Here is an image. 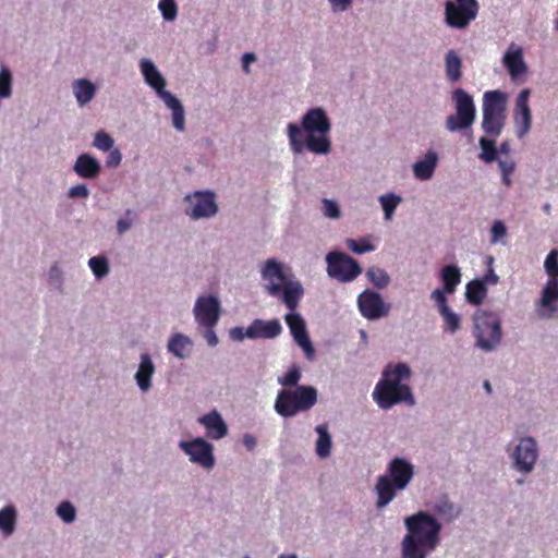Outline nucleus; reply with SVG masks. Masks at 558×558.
<instances>
[{
  "label": "nucleus",
  "instance_id": "1",
  "mask_svg": "<svg viewBox=\"0 0 558 558\" xmlns=\"http://www.w3.org/2000/svg\"><path fill=\"white\" fill-rule=\"evenodd\" d=\"M262 277L267 281L265 289L271 296L279 298L291 311L284 316V320L294 338V341L304 350L307 359L314 356V348L308 337L305 320L300 314L294 313L304 294V289L300 281L291 280L283 267L276 259L266 260Z\"/></svg>",
  "mask_w": 558,
  "mask_h": 558
},
{
  "label": "nucleus",
  "instance_id": "2",
  "mask_svg": "<svg viewBox=\"0 0 558 558\" xmlns=\"http://www.w3.org/2000/svg\"><path fill=\"white\" fill-rule=\"evenodd\" d=\"M331 123L326 111L320 108H312L303 116L301 125L288 124V137L291 150L301 154L304 148L316 155H327L331 149V142L327 134Z\"/></svg>",
  "mask_w": 558,
  "mask_h": 558
},
{
  "label": "nucleus",
  "instance_id": "3",
  "mask_svg": "<svg viewBox=\"0 0 558 558\" xmlns=\"http://www.w3.org/2000/svg\"><path fill=\"white\" fill-rule=\"evenodd\" d=\"M408 534L402 539V558H426L438 546L441 524L429 513L418 511L404 520Z\"/></svg>",
  "mask_w": 558,
  "mask_h": 558
},
{
  "label": "nucleus",
  "instance_id": "4",
  "mask_svg": "<svg viewBox=\"0 0 558 558\" xmlns=\"http://www.w3.org/2000/svg\"><path fill=\"white\" fill-rule=\"evenodd\" d=\"M411 368L405 363L388 364L383 371L381 379L376 384L373 399L380 409L388 410L393 405L405 402L414 404V397L409 385Z\"/></svg>",
  "mask_w": 558,
  "mask_h": 558
},
{
  "label": "nucleus",
  "instance_id": "5",
  "mask_svg": "<svg viewBox=\"0 0 558 558\" xmlns=\"http://www.w3.org/2000/svg\"><path fill=\"white\" fill-rule=\"evenodd\" d=\"M388 474L380 475L375 485L376 507L385 508L395 497L397 490H403L414 475L413 465L403 458H395L388 465Z\"/></svg>",
  "mask_w": 558,
  "mask_h": 558
},
{
  "label": "nucleus",
  "instance_id": "6",
  "mask_svg": "<svg viewBox=\"0 0 558 558\" xmlns=\"http://www.w3.org/2000/svg\"><path fill=\"white\" fill-rule=\"evenodd\" d=\"M317 402V390L313 386H296L295 389H282L275 401L276 412L283 417L295 416L311 410Z\"/></svg>",
  "mask_w": 558,
  "mask_h": 558
},
{
  "label": "nucleus",
  "instance_id": "7",
  "mask_svg": "<svg viewBox=\"0 0 558 558\" xmlns=\"http://www.w3.org/2000/svg\"><path fill=\"white\" fill-rule=\"evenodd\" d=\"M473 336L476 345L484 351H492L501 342V319L495 312L478 310L473 315Z\"/></svg>",
  "mask_w": 558,
  "mask_h": 558
},
{
  "label": "nucleus",
  "instance_id": "8",
  "mask_svg": "<svg viewBox=\"0 0 558 558\" xmlns=\"http://www.w3.org/2000/svg\"><path fill=\"white\" fill-rule=\"evenodd\" d=\"M507 95L501 90H488L483 96V131L498 137L506 124Z\"/></svg>",
  "mask_w": 558,
  "mask_h": 558
},
{
  "label": "nucleus",
  "instance_id": "9",
  "mask_svg": "<svg viewBox=\"0 0 558 558\" xmlns=\"http://www.w3.org/2000/svg\"><path fill=\"white\" fill-rule=\"evenodd\" d=\"M452 100L456 106V114L447 117L446 129L449 132H458L471 128L476 118L473 97L463 88H457L452 92Z\"/></svg>",
  "mask_w": 558,
  "mask_h": 558
},
{
  "label": "nucleus",
  "instance_id": "10",
  "mask_svg": "<svg viewBox=\"0 0 558 558\" xmlns=\"http://www.w3.org/2000/svg\"><path fill=\"white\" fill-rule=\"evenodd\" d=\"M478 13L476 0H448L445 4L446 24L453 28L463 29L475 20Z\"/></svg>",
  "mask_w": 558,
  "mask_h": 558
},
{
  "label": "nucleus",
  "instance_id": "11",
  "mask_svg": "<svg viewBox=\"0 0 558 558\" xmlns=\"http://www.w3.org/2000/svg\"><path fill=\"white\" fill-rule=\"evenodd\" d=\"M327 272L340 282L353 281L362 274L359 263L342 252H330L326 256Z\"/></svg>",
  "mask_w": 558,
  "mask_h": 558
},
{
  "label": "nucleus",
  "instance_id": "12",
  "mask_svg": "<svg viewBox=\"0 0 558 558\" xmlns=\"http://www.w3.org/2000/svg\"><path fill=\"white\" fill-rule=\"evenodd\" d=\"M186 215L192 219L209 218L217 214L218 206L215 201V193L210 191H197L186 195Z\"/></svg>",
  "mask_w": 558,
  "mask_h": 558
},
{
  "label": "nucleus",
  "instance_id": "13",
  "mask_svg": "<svg viewBox=\"0 0 558 558\" xmlns=\"http://www.w3.org/2000/svg\"><path fill=\"white\" fill-rule=\"evenodd\" d=\"M179 447L190 457L192 462L198 463L205 469L214 466V447L204 438L198 437L190 441H181Z\"/></svg>",
  "mask_w": 558,
  "mask_h": 558
},
{
  "label": "nucleus",
  "instance_id": "14",
  "mask_svg": "<svg viewBox=\"0 0 558 558\" xmlns=\"http://www.w3.org/2000/svg\"><path fill=\"white\" fill-rule=\"evenodd\" d=\"M359 310L363 317L375 320L389 314L390 305L375 291L365 290L357 298Z\"/></svg>",
  "mask_w": 558,
  "mask_h": 558
},
{
  "label": "nucleus",
  "instance_id": "15",
  "mask_svg": "<svg viewBox=\"0 0 558 558\" xmlns=\"http://www.w3.org/2000/svg\"><path fill=\"white\" fill-rule=\"evenodd\" d=\"M195 319L201 326L215 327L220 315V303L215 296H199L194 306Z\"/></svg>",
  "mask_w": 558,
  "mask_h": 558
},
{
  "label": "nucleus",
  "instance_id": "16",
  "mask_svg": "<svg viewBox=\"0 0 558 558\" xmlns=\"http://www.w3.org/2000/svg\"><path fill=\"white\" fill-rule=\"evenodd\" d=\"M531 92L524 88L520 92L515 100L514 107V124L518 137H524L532 126V112L529 106Z\"/></svg>",
  "mask_w": 558,
  "mask_h": 558
},
{
  "label": "nucleus",
  "instance_id": "17",
  "mask_svg": "<svg viewBox=\"0 0 558 558\" xmlns=\"http://www.w3.org/2000/svg\"><path fill=\"white\" fill-rule=\"evenodd\" d=\"M514 466L517 470L529 473L533 470L537 459L536 441L531 438H522L513 452Z\"/></svg>",
  "mask_w": 558,
  "mask_h": 558
},
{
  "label": "nucleus",
  "instance_id": "18",
  "mask_svg": "<svg viewBox=\"0 0 558 558\" xmlns=\"http://www.w3.org/2000/svg\"><path fill=\"white\" fill-rule=\"evenodd\" d=\"M281 332L282 327L278 319L264 320L257 318L245 330L248 339H274Z\"/></svg>",
  "mask_w": 558,
  "mask_h": 558
},
{
  "label": "nucleus",
  "instance_id": "19",
  "mask_svg": "<svg viewBox=\"0 0 558 558\" xmlns=\"http://www.w3.org/2000/svg\"><path fill=\"white\" fill-rule=\"evenodd\" d=\"M141 71L145 82L156 90L160 98L165 97V94H170V92L165 89L166 81L163 76L150 60L143 59L141 61Z\"/></svg>",
  "mask_w": 558,
  "mask_h": 558
},
{
  "label": "nucleus",
  "instance_id": "20",
  "mask_svg": "<svg viewBox=\"0 0 558 558\" xmlns=\"http://www.w3.org/2000/svg\"><path fill=\"white\" fill-rule=\"evenodd\" d=\"M198 422L206 428L207 435L211 439H221L228 433L226 423L223 422L221 415L215 410L201 416Z\"/></svg>",
  "mask_w": 558,
  "mask_h": 558
},
{
  "label": "nucleus",
  "instance_id": "21",
  "mask_svg": "<svg viewBox=\"0 0 558 558\" xmlns=\"http://www.w3.org/2000/svg\"><path fill=\"white\" fill-rule=\"evenodd\" d=\"M73 170L81 178L95 179L99 175L101 166L92 155L82 154L77 157Z\"/></svg>",
  "mask_w": 558,
  "mask_h": 558
},
{
  "label": "nucleus",
  "instance_id": "22",
  "mask_svg": "<svg viewBox=\"0 0 558 558\" xmlns=\"http://www.w3.org/2000/svg\"><path fill=\"white\" fill-rule=\"evenodd\" d=\"M504 63L512 80H517L524 75L527 66L523 60V53L520 48L514 51H508L504 57Z\"/></svg>",
  "mask_w": 558,
  "mask_h": 558
},
{
  "label": "nucleus",
  "instance_id": "23",
  "mask_svg": "<svg viewBox=\"0 0 558 558\" xmlns=\"http://www.w3.org/2000/svg\"><path fill=\"white\" fill-rule=\"evenodd\" d=\"M155 372V366L148 353L141 355V363L138 371L135 374L136 383L142 391H147L151 386V376Z\"/></svg>",
  "mask_w": 558,
  "mask_h": 558
},
{
  "label": "nucleus",
  "instance_id": "24",
  "mask_svg": "<svg viewBox=\"0 0 558 558\" xmlns=\"http://www.w3.org/2000/svg\"><path fill=\"white\" fill-rule=\"evenodd\" d=\"M438 156L435 151H428L423 160L416 161L413 166L415 178L428 180L433 177L437 166Z\"/></svg>",
  "mask_w": 558,
  "mask_h": 558
},
{
  "label": "nucleus",
  "instance_id": "25",
  "mask_svg": "<svg viewBox=\"0 0 558 558\" xmlns=\"http://www.w3.org/2000/svg\"><path fill=\"white\" fill-rule=\"evenodd\" d=\"M166 106L172 111V123L178 131H183L185 128L184 109L180 100L170 94H165L161 98Z\"/></svg>",
  "mask_w": 558,
  "mask_h": 558
},
{
  "label": "nucleus",
  "instance_id": "26",
  "mask_svg": "<svg viewBox=\"0 0 558 558\" xmlns=\"http://www.w3.org/2000/svg\"><path fill=\"white\" fill-rule=\"evenodd\" d=\"M440 279L444 283L442 289H445L448 294H452L461 282V272L459 267L456 265L445 266L440 271Z\"/></svg>",
  "mask_w": 558,
  "mask_h": 558
},
{
  "label": "nucleus",
  "instance_id": "27",
  "mask_svg": "<svg viewBox=\"0 0 558 558\" xmlns=\"http://www.w3.org/2000/svg\"><path fill=\"white\" fill-rule=\"evenodd\" d=\"M315 430L318 435L315 446L316 454L319 458H327L330 456L332 445L328 425L326 423L319 424L316 426Z\"/></svg>",
  "mask_w": 558,
  "mask_h": 558
},
{
  "label": "nucleus",
  "instance_id": "28",
  "mask_svg": "<svg viewBox=\"0 0 558 558\" xmlns=\"http://www.w3.org/2000/svg\"><path fill=\"white\" fill-rule=\"evenodd\" d=\"M487 295L485 282L474 279L468 282L465 287L466 301L472 305H481Z\"/></svg>",
  "mask_w": 558,
  "mask_h": 558
},
{
  "label": "nucleus",
  "instance_id": "29",
  "mask_svg": "<svg viewBox=\"0 0 558 558\" xmlns=\"http://www.w3.org/2000/svg\"><path fill=\"white\" fill-rule=\"evenodd\" d=\"M74 95L80 105L89 102L95 96V86L88 80L81 78L73 84Z\"/></svg>",
  "mask_w": 558,
  "mask_h": 558
},
{
  "label": "nucleus",
  "instance_id": "30",
  "mask_svg": "<svg viewBox=\"0 0 558 558\" xmlns=\"http://www.w3.org/2000/svg\"><path fill=\"white\" fill-rule=\"evenodd\" d=\"M446 75L451 82H457L461 78L462 61L456 51L450 50L446 54Z\"/></svg>",
  "mask_w": 558,
  "mask_h": 558
},
{
  "label": "nucleus",
  "instance_id": "31",
  "mask_svg": "<svg viewBox=\"0 0 558 558\" xmlns=\"http://www.w3.org/2000/svg\"><path fill=\"white\" fill-rule=\"evenodd\" d=\"M191 345V340L189 337L182 335V333H175L173 335L169 342H168V350L171 352L174 356L184 359L187 354L185 351Z\"/></svg>",
  "mask_w": 558,
  "mask_h": 558
},
{
  "label": "nucleus",
  "instance_id": "32",
  "mask_svg": "<svg viewBox=\"0 0 558 558\" xmlns=\"http://www.w3.org/2000/svg\"><path fill=\"white\" fill-rule=\"evenodd\" d=\"M439 314L444 320L442 329L445 332L454 333L460 329L461 317L450 307L441 311Z\"/></svg>",
  "mask_w": 558,
  "mask_h": 558
},
{
  "label": "nucleus",
  "instance_id": "33",
  "mask_svg": "<svg viewBox=\"0 0 558 558\" xmlns=\"http://www.w3.org/2000/svg\"><path fill=\"white\" fill-rule=\"evenodd\" d=\"M497 137L490 136L488 137H481L480 138V146L482 149V153L480 154V158L485 162H493L497 159V149L495 146V140Z\"/></svg>",
  "mask_w": 558,
  "mask_h": 558
},
{
  "label": "nucleus",
  "instance_id": "34",
  "mask_svg": "<svg viewBox=\"0 0 558 558\" xmlns=\"http://www.w3.org/2000/svg\"><path fill=\"white\" fill-rule=\"evenodd\" d=\"M16 511L13 507H4L0 510V530L5 534H11L14 530Z\"/></svg>",
  "mask_w": 558,
  "mask_h": 558
},
{
  "label": "nucleus",
  "instance_id": "35",
  "mask_svg": "<svg viewBox=\"0 0 558 558\" xmlns=\"http://www.w3.org/2000/svg\"><path fill=\"white\" fill-rule=\"evenodd\" d=\"M379 203L383 207L385 219L390 220L392 218V215L398 207V205L401 203V197L399 195H396L393 193L385 194L379 197Z\"/></svg>",
  "mask_w": 558,
  "mask_h": 558
},
{
  "label": "nucleus",
  "instance_id": "36",
  "mask_svg": "<svg viewBox=\"0 0 558 558\" xmlns=\"http://www.w3.org/2000/svg\"><path fill=\"white\" fill-rule=\"evenodd\" d=\"M435 512L437 515L446 519L449 522L457 518L459 514V511L456 510L453 504L447 499L440 500L436 504Z\"/></svg>",
  "mask_w": 558,
  "mask_h": 558
},
{
  "label": "nucleus",
  "instance_id": "37",
  "mask_svg": "<svg viewBox=\"0 0 558 558\" xmlns=\"http://www.w3.org/2000/svg\"><path fill=\"white\" fill-rule=\"evenodd\" d=\"M369 281L377 288L383 289L389 283L388 274L378 267H372L367 270Z\"/></svg>",
  "mask_w": 558,
  "mask_h": 558
},
{
  "label": "nucleus",
  "instance_id": "38",
  "mask_svg": "<svg viewBox=\"0 0 558 558\" xmlns=\"http://www.w3.org/2000/svg\"><path fill=\"white\" fill-rule=\"evenodd\" d=\"M88 265L97 278H102L109 272L108 260L104 256L92 257Z\"/></svg>",
  "mask_w": 558,
  "mask_h": 558
},
{
  "label": "nucleus",
  "instance_id": "39",
  "mask_svg": "<svg viewBox=\"0 0 558 558\" xmlns=\"http://www.w3.org/2000/svg\"><path fill=\"white\" fill-rule=\"evenodd\" d=\"M544 267L548 275V279L558 280V250L550 251L545 259Z\"/></svg>",
  "mask_w": 558,
  "mask_h": 558
},
{
  "label": "nucleus",
  "instance_id": "40",
  "mask_svg": "<svg viewBox=\"0 0 558 558\" xmlns=\"http://www.w3.org/2000/svg\"><path fill=\"white\" fill-rule=\"evenodd\" d=\"M300 378V369L296 366H293L283 376L278 378V383L283 387H296Z\"/></svg>",
  "mask_w": 558,
  "mask_h": 558
},
{
  "label": "nucleus",
  "instance_id": "41",
  "mask_svg": "<svg viewBox=\"0 0 558 558\" xmlns=\"http://www.w3.org/2000/svg\"><path fill=\"white\" fill-rule=\"evenodd\" d=\"M12 94V75L8 69L0 71V96L9 98Z\"/></svg>",
  "mask_w": 558,
  "mask_h": 558
},
{
  "label": "nucleus",
  "instance_id": "42",
  "mask_svg": "<svg viewBox=\"0 0 558 558\" xmlns=\"http://www.w3.org/2000/svg\"><path fill=\"white\" fill-rule=\"evenodd\" d=\"M347 245L352 252L357 254H363L375 250V246L371 244V242L366 239H362L359 241L354 239H348Z\"/></svg>",
  "mask_w": 558,
  "mask_h": 558
},
{
  "label": "nucleus",
  "instance_id": "43",
  "mask_svg": "<svg viewBox=\"0 0 558 558\" xmlns=\"http://www.w3.org/2000/svg\"><path fill=\"white\" fill-rule=\"evenodd\" d=\"M113 143V138L104 131H99L95 135L94 146L102 151L111 150Z\"/></svg>",
  "mask_w": 558,
  "mask_h": 558
},
{
  "label": "nucleus",
  "instance_id": "44",
  "mask_svg": "<svg viewBox=\"0 0 558 558\" xmlns=\"http://www.w3.org/2000/svg\"><path fill=\"white\" fill-rule=\"evenodd\" d=\"M162 16L167 21H173L178 13V8L174 0H160L158 4Z\"/></svg>",
  "mask_w": 558,
  "mask_h": 558
},
{
  "label": "nucleus",
  "instance_id": "45",
  "mask_svg": "<svg viewBox=\"0 0 558 558\" xmlns=\"http://www.w3.org/2000/svg\"><path fill=\"white\" fill-rule=\"evenodd\" d=\"M57 513L65 523H71L75 519V508L69 501L61 502L57 508Z\"/></svg>",
  "mask_w": 558,
  "mask_h": 558
},
{
  "label": "nucleus",
  "instance_id": "46",
  "mask_svg": "<svg viewBox=\"0 0 558 558\" xmlns=\"http://www.w3.org/2000/svg\"><path fill=\"white\" fill-rule=\"evenodd\" d=\"M135 216L136 215L131 209L125 211L124 217L119 219L117 222V230L119 234H123L132 227Z\"/></svg>",
  "mask_w": 558,
  "mask_h": 558
},
{
  "label": "nucleus",
  "instance_id": "47",
  "mask_svg": "<svg viewBox=\"0 0 558 558\" xmlns=\"http://www.w3.org/2000/svg\"><path fill=\"white\" fill-rule=\"evenodd\" d=\"M446 293L447 291H445V289H436L430 294V298L435 301L439 313L449 307Z\"/></svg>",
  "mask_w": 558,
  "mask_h": 558
},
{
  "label": "nucleus",
  "instance_id": "48",
  "mask_svg": "<svg viewBox=\"0 0 558 558\" xmlns=\"http://www.w3.org/2000/svg\"><path fill=\"white\" fill-rule=\"evenodd\" d=\"M323 211L324 215L328 218H339L340 209L338 204L335 201L325 198L323 201Z\"/></svg>",
  "mask_w": 558,
  "mask_h": 558
},
{
  "label": "nucleus",
  "instance_id": "49",
  "mask_svg": "<svg viewBox=\"0 0 558 558\" xmlns=\"http://www.w3.org/2000/svg\"><path fill=\"white\" fill-rule=\"evenodd\" d=\"M490 232H492L490 241H492V243H496L506 235L507 228L502 221L496 220L493 223Z\"/></svg>",
  "mask_w": 558,
  "mask_h": 558
},
{
  "label": "nucleus",
  "instance_id": "50",
  "mask_svg": "<svg viewBox=\"0 0 558 558\" xmlns=\"http://www.w3.org/2000/svg\"><path fill=\"white\" fill-rule=\"evenodd\" d=\"M70 198H86L89 195V191L85 184H76L69 190Z\"/></svg>",
  "mask_w": 558,
  "mask_h": 558
},
{
  "label": "nucleus",
  "instance_id": "51",
  "mask_svg": "<svg viewBox=\"0 0 558 558\" xmlns=\"http://www.w3.org/2000/svg\"><path fill=\"white\" fill-rule=\"evenodd\" d=\"M353 0H329V3L335 12L348 10Z\"/></svg>",
  "mask_w": 558,
  "mask_h": 558
},
{
  "label": "nucleus",
  "instance_id": "52",
  "mask_svg": "<svg viewBox=\"0 0 558 558\" xmlns=\"http://www.w3.org/2000/svg\"><path fill=\"white\" fill-rule=\"evenodd\" d=\"M122 159L121 153L119 149H113L110 151L109 156L107 157L106 163L108 167H117L120 165Z\"/></svg>",
  "mask_w": 558,
  "mask_h": 558
},
{
  "label": "nucleus",
  "instance_id": "53",
  "mask_svg": "<svg viewBox=\"0 0 558 558\" xmlns=\"http://www.w3.org/2000/svg\"><path fill=\"white\" fill-rule=\"evenodd\" d=\"M206 330L204 332V337L207 340V343L210 347H215L218 343V337L216 332L214 331V327H205Z\"/></svg>",
  "mask_w": 558,
  "mask_h": 558
},
{
  "label": "nucleus",
  "instance_id": "54",
  "mask_svg": "<svg viewBox=\"0 0 558 558\" xmlns=\"http://www.w3.org/2000/svg\"><path fill=\"white\" fill-rule=\"evenodd\" d=\"M499 167L502 172L504 179H507L508 175H510L514 171V163L508 162L504 160H499Z\"/></svg>",
  "mask_w": 558,
  "mask_h": 558
},
{
  "label": "nucleus",
  "instance_id": "55",
  "mask_svg": "<svg viewBox=\"0 0 558 558\" xmlns=\"http://www.w3.org/2000/svg\"><path fill=\"white\" fill-rule=\"evenodd\" d=\"M230 337L235 341H242L246 335L242 327H234L230 330Z\"/></svg>",
  "mask_w": 558,
  "mask_h": 558
},
{
  "label": "nucleus",
  "instance_id": "56",
  "mask_svg": "<svg viewBox=\"0 0 558 558\" xmlns=\"http://www.w3.org/2000/svg\"><path fill=\"white\" fill-rule=\"evenodd\" d=\"M481 281L485 282V287L487 284H496L499 281V277L494 272L493 269H489Z\"/></svg>",
  "mask_w": 558,
  "mask_h": 558
},
{
  "label": "nucleus",
  "instance_id": "57",
  "mask_svg": "<svg viewBox=\"0 0 558 558\" xmlns=\"http://www.w3.org/2000/svg\"><path fill=\"white\" fill-rule=\"evenodd\" d=\"M243 445L246 447L247 450H253L256 446V438L251 434H245L243 436Z\"/></svg>",
  "mask_w": 558,
  "mask_h": 558
},
{
  "label": "nucleus",
  "instance_id": "58",
  "mask_svg": "<svg viewBox=\"0 0 558 558\" xmlns=\"http://www.w3.org/2000/svg\"><path fill=\"white\" fill-rule=\"evenodd\" d=\"M255 54L252 53V52H247L243 56L242 60H243V70L248 73V64L253 61H255Z\"/></svg>",
  "mask_w": 558,
  "mask_h": 558
},
{
  "label": "nucleus",
  "instance_id": "59",
  "mask_svg": "<svg viewBox=\"0 0 558 558\" xmlns=\"http://www.w3.org/2000/svg\"><path fill=\"white\" fill-rule=\"evenodd\" d=\"M508 150H509L508 143H502V144L500 145V151H501V153H508Z\"/></svg>",
  "mask_w": 558,
  "mask_h": 558
},
{
  "label": "nucleus",
  "instance_id": "60",
  "mask_svg": "<svg viewBox=\"0 0 558 558\" xmlns=\"http://www.w3.org/2000/svg\"><path fill=\"white\" fill-rule=\"evenodd\" d=\"M484 388L485 390L490 393L492 392V386H490V383L488 380H485L484 381Z\"/></svg>",
  "mask_w": 558,
  "mask_h": 558
},
{
  "label": "nucleus",
  "instance_id": "61",
  "mask_svg": "<svg viewBox=\"0 0 558 558\" xmlns=\"http://www.w3.org/2000/svg\"><path fill=\"white\" fill-rule=\"evenodd\" d=\"M278 558H296L295 555H280Z\"/></svg>",
  "mask_w": 558,
  "mask_h": 558
},
{
  "label": "nucleus",
  "instance_id": "62",
  "mask_svg": "<svg viewBox=\"0 0 558 558\" xmlns=\"http://www.w3.org/2000/svg\"><path fill=\"white\" fill-rule=\"evenodd\" d=\"M502 181H504V183H505L507 186H509V185H510V183H511L509 175L507 177V179H504V178H502Z\"/></svg>",
  "mask_w": 558,
  "mask_h": 558
},
{
  "label": "nucleus",
  "instance_id": "63",
  "mask_svg": "<svg viewBox=\"0 0 558 558\" xmlns=\"http://www.w3.org/2000/svg\"><path fill=\"white\" fill-rule=\"evenodd\" d=\"M549 208H550V206H549L548 204H546V205L544 206L545 211H549Z\"/></svg>",
  "mask_w": 558,
  "mask_h": 558
},
{
  "label": "nucleus",
  "instance_id": "64",
  "mask_svg": "<svg viewBox=\"0 0 558 558\" xmlns=\"http://www.w3.org/2000/svg\"><path fill=\"white\" fill-rule=\"evenodd\" d=\"M245 558H248V557H245Z\"/></svg>",
  "mask_w": 558,
  "mask_h": 558
}]
</instances>
